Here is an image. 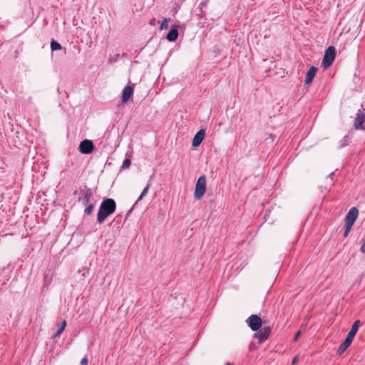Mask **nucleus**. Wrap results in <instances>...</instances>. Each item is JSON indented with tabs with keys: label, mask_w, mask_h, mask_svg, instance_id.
Masks as SVG:
<instances>
[{
	"label": "nucleus",
	"mask_w": 365,
	"mask_h": 365,
	"mask_svg": "<svg viewBox=\"0 0 365 365\" xmlns=\"http://www.w3.org/2000/svg\"><path fill=\"white\" fill-rule=\"evenodd\" d=\"M116 209V203L112 198L104 199L101 205L97 215V222L102 224L106 218L112 215Z\"/></svg>",
	"instance_id": "nucleus-1"
},
{
	"label": "nucleus",
	"mask_w": 365,
	"mask_h": 365,
	"mask_svg": "<svg viewBox=\"0 0 365 365\" xmlns=\"http://www.w3.org/2000/svg\"><path fill=\"white\" fill-rule=\"evenodd\" d=\"M206 178L205 175L200 176L195 184L194 197L196 200H200L206 191Z\"/></svg>",
	"instance_id": "nucleus-2"
},
{
	"label": "nucleus",
	"mask_w": 365,
	"mask_h": 365,
	"mask_svg": "<svg viewBox=\"0 0 365 365\" xmlns=\"http://www.w3.org/2000/svg\"><path fill=\"white\" fill-rule=\"evenodd\" d=\"M81 195L78 197V202H81L82 205H87L93 197V192L91 188L87 185L81 186L79 188Z\"/></svg>",
	"instance_id": "nucleus-3"
},
{
	"label": "nucleus",
	"mask_w": 365,
	"mask_h": 365,
	"mask_svg": "<svg viewBox=\"0 0 365 365\" xmlns=\"http://www.w3.org/2000/svg\"><path fill=\"white\" fill-rule=\"evenodd\" d=\"M336 56V49L333 46H329L325 52L322 59V66L324 68L330 66L334 62Z\"/></svg>",
	"instance_id": "nucleus-4"
},
{
	"label": "nucleus",
	"mask_w": 365,
	"mask_h": 365,
	"mask_svg": "<svg viewBox=\"0 0 365 365\" xmlns=\"http://www.w3.org/2000/svg\"><path fill=\"white\" fill-rule=\"evenodd\" d=\"M272 328L269 326L259 328L258 332L253 335L254 338L257 339L259 344L264 343L269 337L271 333Z\"/></svg>",
	"instance_id": "nucleus-5"
},
{
	"label": "nucleus",
	"mask_w": 365,
	"mask_h": 365,
	"mask_svg": "<svg viewBox=\"0 0 365 365\" xmlns=\"http://www.w3.org/2000/svg\"><path fill=\"white\" fill-rule=\"evenodd\" d=\"M246 322L252 331H258L262 324V319L256 314L249 317Z\"/></svg>",
	"instance_id": "nucleus-6"
},
{
	"label": "nucleus",
	"mask_w": 365,
	"mask_h": 365,
	"mask_svg": "<svg viewBox=\"0 0 365 365\" xmlns=\"http://www.w3.org/2000/svg\"><path fill=\"white\" fill-rule=\"evenodd\" d=\"M79 151L83 154H90L94 149V145L91 140H83L80 143Z\"/></svg>",
	"instance_id": "nucleus-7"
},
{
	"label": "nucleus",
	"mask_w": 365,
	"mask_h": 365,
	"mask_svg": "<svg viewBox=\"0 0 365 365\" xmlns=\"http://www.w3.org/2000/svg\"><path fill=\"white\" fill-rule=\"evenodd\" d=\"M365 121V113L361 110H359L354 121V127L356 130H365L363 123Z\"/></svg>",
	"instance_id": "nucleus-8"
},
{
	"label": "nucleus",
	"mask_w": 365,
	"mask_h": 365,
	"mask_svg": "<svg viewBox=\"0 0 365 365\" xmlns=\"http://www.w3.org/2000/svg\"><path fill=\"white\" fill-rule=\"evenodd\" d=\"M358 215V209L356 207H351L345 216V222L354 225Z\"/></svg>",
	"instance_id": "nucleus-9"
},
{
	"label": "nucleus",
	"mask_w": 365,
	"mask_h": 365,
	"mask_svg": "<svg viewBox=\"0 0 365 365\" xmlns=\"http://www.w3.org/2000/svg\"><path fill=\"white\" fill-rule=\"evenodd\" d=\"M205 136V129H200L199 131L197 132V133L195 135L192 141V145L194 148L198 147L204 140Z\"/></svg>",
	"instance_id": "nucleus-10"
},
{
	"label": "nucleus",
	"mask_w": 365,
	"mask_h": 365,
	"mask_svg": "<svg viewBox=\"0 0 365 365\" xmlns=\"http://www.w3.org/2000/svg\"><path fill=\"white\" fill-rule=\"evenodd\" d=\"M134 88L133 86L127 85L122 91V101L126 103L132 97Z\"/></svg>",
	"instance_id": "nucleus-11"
},
{
	"label": "nucleus",
	"mask_w": 365,
	"mask_h": 365,
	"mask_svg": "<svg viewBox=\"0 0 365 365\" xmlns=\"http://www.w3.org/2000/svg\"><path fill=\"white\" fill-rule=\"evenodd\" d=\"M317 72V68L315 66H311L307 72L306 77L304 79V83L307 85L310 84L316 76Z\"/></svg>",
	"instance_id": "nucleus-12"
},
{
	"label": "nucleus",
	"mask_w": 365,
	"mask_h": 365,
	"mask_svg": "<svg viewBox=\"0 0 365 365\" xmlns=\"http://www.w3.org/2000/svg\"><path fill=\"white\" fill-rule=\"evenodd\" d=\"M178 25H173L170 30V31L167 34L166 39L169 41H175L178 37Z\"/></svg>",
	"instance_id": "nucleus-13"
},
{
	"label": "nucleus",
	"mask_w": 365,
	"mask_h": 365,
	"mask_svg": "<svg viewBox=\"0 0 365 365\" xmlns=\"http://www.w3.org/2000/svg\"><path fill=\"white\" fill-rule=\"evenodd\" d=\"M359 325H360V321L359 319L356 320L354 322V324H352V327L346 337H347L348 339H351L353 341V339L358 331Z\"/></svg>",
	"instance_id": "nucleus-14"
},
{
	"label": "nucleus",
	"mask_w": 365,
	"mask_h": 365,
	"mask_svg": "<svg viewBox=\"0 0 365 365\" xmlns=\"http://www.w3.org/2000/svg\"><path fill=\"white\" fill-rule=\"evenodd\" d=\"M352 342L351 339H348L346 337L344 341L340 344L337 349V354H341L345 351V350L351 345Z\"/></svg>",
	"instance_id": "nucleus-15"
},
{
	"label": "nucleus",
	"mask_w": 365,
	"mask_h": 365,
	"mask_svg": "<svg viewBox=\"0 0 365 365\" xmlns=\"http://www.w3.org/2000/svg\"><path fill=\"white\" fill-rule=\"evenodd\" d=\"M350 143V137L348 135L344 136V138L339 142V148H344L348 145Z\"/></svg>",
	"instance_id": "nucleus-16"
},
{
	"label": "nucleus",
	"mask_w": 365,
	"mask_h": 365,
	"mask_svg": "<svg viewBox=\"0 0 365 365\" xmlns=\"http://www.w3.org/2000/svg\"><path fill=\"white\" fill-rule=\"evenodd\" d=\"M44 285L48 286L52 281V273L48 271L44 274Z\"/></svg>",
	"instance_id": "nucleus-17"
},
{
	"label": "nucleus",
	"mask_w": 365,
	"mask_h": 365,
	"mask_svg": "<svg viewBox=\"0 0 365 365\" xmlns=\"http://www.w3.org/2000/svg\"><path fill=\"white\" fill-rule=\"evenodd\" d=\"M171 21L170 18H165L163 21L161 22L159 29L160 30H165L168 29L169 22Z\"/></svg>",
	"instance_id": "nucleus-18"
},
{
	"label": "nucleus",
	"mask_w": 365,
	"mask_h": 365,
	"mask_svg": "<svg viewBox=\"0 0 365 365\" xmlns=\"http://www.w3.org/2000/svg\"><path fill=\"white\" fill-rule=\"evenodd\" d=\"M62 48L61 45L55 40H52L51 42V49L52 51H58Z\"/></svg>",
	"instance_id": "nucleus-19"
},
{
	"label": "nucleus",
	"mask_w": 365,
	"mask_h": 365,
	"mask_svg": "<svg viewBox=\"0 0 365 365\" xmlns=\"http://www.w3.org/2000/svg\"><path fill=\"white\" fill-rule=\"evenodd\" d=\"M149 188H150V184H148V185H146V187L143 190V191H142V192H141L140 195L139 196V197L138 198V200H137V201H136L135 204H136L138 201L141 200L143 199V197H144V196L148 193V190H149Z\"/></svg>",
	"instance_id": "nucleus-20"
},
{
	"label": "nucleus",
	"mask_w": 365,
	"mask_h": 365,
	"mask_svg": "<svg viewBox=\"0 0 365 365\" xmlns=\"http://www.w3.org/2000/svg\"><path fill=\"white\" fill-rule=\"evenodd\" d=\"M131 164V160L130 159L128 158H125L124 160V161L123 162V164L121 165V169L122 170H124V169H127L130 167Z\"/></svg>",
	"instance_id": "nucleus-21"
},
{
	"label": "nucleus",
	"mask_w": 365,
	"mask_h": 365,
	"mask_svg": "<svg viewBox=\"0 0 365 365\" xmlns=\"http://www.w3.org/2000/svg\"><path fill=\"white\" fill-rule=\"evenodd\" d=\"M353 227L352 225L348 224L345 222L344 225V237H346L349 233L350 232L351 227Z\"/></svg>",
	"instance_id": "nucleus-22"
},
{
	"label": "nucleus",
	"mask_w": 365,
	"mask_h": 365,
	"mask_svg": "<svg viewBox=\"0 0 365 365\" xmlns=\"http://www.w3.org/2000/svg\"><path fill=\"white\" fill-rule=\"evenodd\" d=\"M93 209L94 205L91 203L86 207V209L84 210V212L86 215H91L93 212Z\"/></svg>",
	"instance_id": "nucleus-23"
},
{
	"label": "nucleus",
	"mask_w": 365,
	"mask_h": 365,
	"mask_svg": "<svg viewBox=\"0 0 365 365\" xmlns=\"http://www.w3.org/2000/svg\"><path fill=\"white\" fill-rule=\"evenodd\" d=\"M64 331L63 327H59L53 335V338L59 337L61 334Z\"/></svg>",
	"instance_id": "nucleus-24"
},
{
	"label": "nucleus",
	"mask_w": 365,
	"mask_h": 365,
	"mask_svg": "<svg viewBox=\"0 0 365 365\" xmlns=\"http://www.w3.org/2000/svg\"><path fill=\"white\" fill-rule=\"evenodd\" d=\"M360 251L365 254V239H363L362 240V244H361V248H360Z\"/></svg>",
	"instance_id": "nucleus-25"
},
{
	"label": "nucleus",
	"mask_w": 365,
	"mask_h": 365,
	"mask_svg": "<svg viewBox=\"0 0 365 365\" xmlns=\"http://www.w3.org/2000/svg\"><path fill=\"white\" fill-rule=\"evenodd\" d=\"M88 358L87 356L83 357L81 361V365H87L88 364Z\"/></svg>",
	"instance_id": "nucleus-26"
},
{
	"label": "nucleus",
	"mask_w": 365,
	"mask_h": 365,
	"mask_svg": "<svg viewBox=\"0 0 365 365\" xmlns=\"http://www.w3.org/2000/svg\"><path fill=\"white\" fill-rule=\"evenodd\" d=\"M155 24H156V19H155V18L151 19L150 20V21H149V24H150V26H155Z\"/></svg>",
	"instance_id": "nucleus-27"
},
{
	"label": "nucleus",
	"mask_w": 365,
	"mask_h": 365,
	"mask_svg": "<svg viewBox=\"0 0 365 365\" xmlns=\"http://www.w3.org/2000/svg\"><path fill=\"white\" fill-rule=\"evenodd\" d=\"M300 334H301V332L299 331L296 333V334H295V336H294V337L293 339V340L294 341H296L297 340V339L299 336Z\"/></svg>",
	"instance_id": "nucleus-28"
},
{
	"label": "nucleus",
	"mask_w": 365,
	"mask_h": 365,
	"mask_svg": "<svg viewBox=\"0 0 365 365\" xmlns=\"http://www.w3.org/2000/svg\"><path fill=\"white\" fill-rule=\"evenodd\" d=\"M297 362H298V356H294L292 359V364H296Z\"/></svg>",
	"instance_id": "nucleus-29"
},
{
	"label": "nucleus",
	"mask_w": 365,
	"mask_h": 365,
	"mask_svg": "<svg viewBox=\"0 0 365 365\" xmlns=\"http://www.w3.org/2000/svg\"><path fill=\"white\" fill-rule=\"evenodd\" d=\"M66 327V320H63V321H62V322H61V327H63V329H65Z\"/></svg>",
	"instance_id": "nucleus-30"
},
{
	"label": "nucleus",
	"mask_w": 365,
	"mask_h": 365,
	"mask_svg": "<svg viewBox=\"0 0 365 365\" xmlns=\"http://www.w3.org/2000/svg\"><path fill=\"white\" fill-rule=\"evenodd\" d=\"M205 5H206V2H205V1H204V2H201V3L200 4V5H199V6H200V8H202V7H204Z\"/></svg>",
	"instance_id": "nucleus-31"
},
{
	"label": "nucleus",
	"mask_w": 365,
	"mask_h": 365,
	"mask_svg": "<svg viewBox=\"0 0 365 365\" xmlns=\"http://www.w3.org/2000/svg\"><path fill=\"white\" fill-rule=\"evenodd\" d=\"M334 176V172L331 173L329 174V177L331 179H332Z\"/></svg>",
	"instance_id": "nucleus-32"
},
{
	"label": "nucleus",
	"mask_w": 365,
	"mask_h": 365,
	"mask_svg": "<svg viewBox=\"0 0 365 365\" xmlns=\"http://www.w3.org/2000/svg\"><path fill=\"white\" fill-rule=\"evenodd\" d=\"M77 192H78V191H77V190H75V191L73 192V195H76V194H77Z\"/></svg>",
	"instance_id": "nucleus-33"
},
{
	"label": "nucleus",
	"mask_w": 365,
	"mask_h": 365,
	"mask_svg": "<svg viewBox=\"0 0 365 365\" xmlns=\"http://www.w3.org/2000/svg\"><path fill=\"white\" fill-rule=\"evenodd\" d=\"M225 365H233V364H231V363H230V362H228V363H227Z\"/></svg>",
	"instance_id": "nucleus-34"
}]
</instances>
